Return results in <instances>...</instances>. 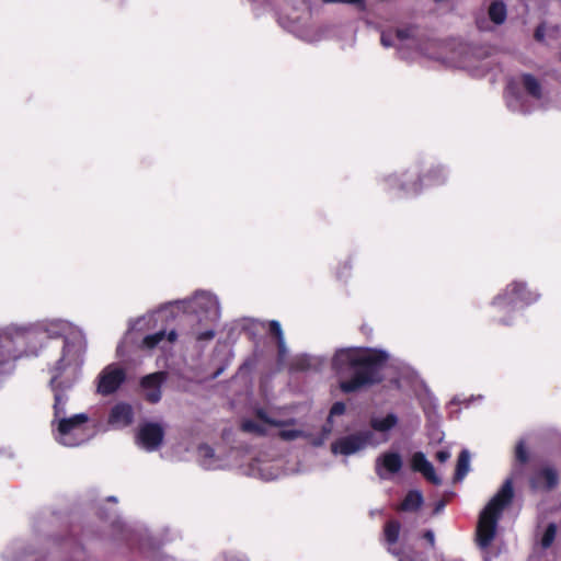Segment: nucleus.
Listing matches in <instances>:
<instances>
[{"label":"nucleus","mask_w":561,"mask_h":561,"mask_svg":"<svg viewBox=\"0 0 561 561\" xmlns=\"http://www.w3.org/2000/svg\"><path fill=\"white\" fill-rule=\"evenodd\" d=\"M146 391L142 393L145 399L150 403H157L161 400V388H144Z\"/></svg>","instance_id":"c85d7f7f"},{"label":"nucleus","mask_w":561,"mask_h":561,"mask_svg":"<svg viewBox=\"0 0 561 561\" xmlns=\"http://www.w3.org/2000/svg\"><path fill=\"white\" fill-rule=\"evenodd\" d=\"M423 502L422 493L417 490H411L407 493L398 510L402 512H416L421 508Z\"/></svg>","instance_id":"aec40b11"},{"label":"nucleus","mask_w":561,"mask_h":561,"mask_svg":"<svg viewBox=\"0 0 561 561\" xmlns=\"http://www.w3.org/2000/svg\"><path fill=\"white\" fill-rule=\"evenodd\" d=\"M116 388H107V387H104V388H98V392L101 393L102 396H110Z\"/></svg>","instance_id":"a18cd8bd"},{"label":"nucleus","mask_w":561,"mask_h":561,"mask_svg":"<svg viewBox=\"0 0 561 561\" xmlns=\"http://www.w3.org/2000/svg\"><path fill=\"white\" fill-rule=\"evenodd\" d=\"M301 37L307 42L313 43L320 41L322 38V35L320 30L317 28L312 32H306L305 34L301 35Z\"/></svg>","instance_id":"f704fd0d"},{"label":"nucleus","mask_w":561,"mask_h":561,"mask_svg":"<svg viewBox=\"0 0 561 561\" xmlns=\"http://www.w3.org/2000/svg\"><path fill=\"white\" fill-rule=\"evenodd\" d=\"M516 459L520 462H526L528 459L527 450L523 442H519L515 450Z\"/></svg>","instance_id":"2f4dec72"},{"label":"nucleus","mask_w":561,"mask_h":561,"mask_svg":"<svg viewBox=\"0 0 561 561\" xmlns=\"http://www.w3.org/2000/svg\"><path fill=\"white\" fill-rule=\"evenodd\" d=\"M380 41L383 47H397L403 58H411L414 54H426L419 31L413 26L398 28L396 33L383 32Z\"/></svg>","instance_id":"423d86ee"},{"label":"nucleus","mask_w":561,"mask_h":561,"mask_svg":"<svg viewBox=\"0 0 561 561\" xmlns=\"http://www.w3.org/2000/svg\"><path fill=\"white\" fill-rule=\"evenodd\" d=\"M476 400V398L471 397L470 399L461 400L460 397H455L451 401L454 404H463L465 407H469L470 402Z\"/></svg>","instance_id":"a19ab883"},{"label":"nucleus","mask_w":561,"mask_h":561,"mask_svg":"<svg viewBox=\"0 0 561 561\" xmlns=\"http://www.w3.org/2000/svg\"><path fill=\"white\" fill-rule=\"evenodd\" d=\"M267 470H268L267 466H265L264 468L259 467L257 469L252 468L251 469V474L257 476V477H260L261 479H264V480H272V479L276 478V476L272 474Z\"/></svg>","instance_id":"7c9ffc66"},{"label":"nucleus","mask_w":561,"mask_h":561,"mask_svg":"<svg viewBox=\"0 0 561 561\" xmlns=\"http://www.w3.org/2000/svg\"><path fill=\"white\" fill-rule=\"evenodd\" d=\"M507 16L506 5L503 1H492L484 13H479L476 16V24L480 31L488 32L493 30V25H501L505 22Z\"/></svg>","instance_id":"f8f14e48"},{"label":"nucleus","mask_w":561,"mask_h":561,"mask_svg":"<svg viewBox=\"0 0 561 561\" xmlns=\"http://www.w3.org/2000/svg\"><path fill=\"white\" fill-rule=\"evenodd\" d=\"M423 537L428 541V543L434 547L435 546V535L433 530H426Z\"/></svg>","instance_id":"37998d69"},{"label":"nucleus","mask_w":561,"mask_h":561,"mask_svg":"<svg viewBox=\"0 0 561 561\" xmlns=\"http://www.w3.org/2000/svg\"><path fill=\"white\" fill-rule=\"evenodd\" d=\"M558 476L557 472L550 468H543L536 472L530 479V486L533 490H550L557 485Z\"/></svg>","instance_id":"6ab92c4d"},{"label":"nucleus","mask_w":561,"mask_h":561,"mask_svg":"<svg viewBox=\"0 0 561 561\" xmlns=\"http://www.w3.org/2000/svg\"><path fill=\"white\" fill-rule=\"evenodd\" d=\"M444 506H445V503L443 501L438 502L436 504V507H435L434 512L435 513H439L444 508Z\"/></svg>","instance_id":"de8ad7c7"},{"label":"nucleus","mask_w":561,"mask_h":561,"mask_svg":"<svg viewBox=\"0 0 561 561\" xmlns=\"http://www.w3.org/2000/svg\"><path fill=\"white\" fill-rule=\"evenodd\" d=\"M398 423V417L393 413H389L386 416L374 415L370 417V426L380 433H387L393 428Z\"/></svg>","instance_id":"412c9836"},{"label":"nucleus","mask_w":561,"mask_h":561,"mask_svg":"<svg viewBox=\"0 0 561 561\" xmlns=\"http://www.w3.org/2000/svg\"><path fill=\"white\" fill-rule=\"evenodd\" d=\"M514 496L513 479L507 478L497 493L490 500L480 513L477 539L481 548H488L495 537L497 522L503 510L511 503Z\"/></svg>","instance_id":"20e7f679"},{"label":"nucleus","mask_w":561,"mask_h":561,"mask_svg":"<svg viewBox=\"0 0 561 561\" xmlns=\"http://www.w3.org/2000/svg\"><path fill=\"white\" fill-rule=\"evenodd\" d=\"M277 347H278V360L279 363H284L288 353L285 339H279L277 341Z\"/></svg>","instance_id":"72a5a7b5"},{"label":"nucleus","mask_w":561,"mask_h":561,"mask_svg":"<svg viewBox=\"0 0 561 561\" xmlns=\"http://www.w3.org/2000/svg\"><path fill=\"white\" fill-rule=\"evenodd\" d=\"M325 363L327 359L322 356L299 354L290 359L288 367L291 371H318Z\"/></svg>","instance_id":"4468645a"},{"label":"nucleus","mask_w":561,"mask_h":561,"mask_svg":"<svg viewBox=\"0 0 561 561\" xmlns=\"http://www.w3.org/2000/svg\"><path fill=\"white\" fill-rule=\"evenodd\" d=\"M288 422L282 421L274 411L263 408L254 409V417H243L240 422V431L253 436H265L272 426H286Z\"/></svg>","instance_id":"6e6552de"},{"label":"nucleus","mask_w":561,"mask_h":561,"mask_svg":"<svg viewBox=\"0 0 561 561\" xmlns=\"http://www.w3.org/2000/svg\"><path fill=\"white\" fill-rule=\"evenodd\" d=\"M68 401V396L65 392L64 388H60L59 391L55 393V404H54V421L59 420L62 416H66V403Z\"/></svg>","instance_id":"393cba45"},{"label":"nucleus","mask_w":561,"mask_h":561,"mask_svg":"<svg viewBox=\"0 0 561 561\" xmlns=\"http://www.w3.org/2000/svg\"><path fill=\"white\" fill-rule=\"evenodd\" d=\"M519 84L536 100H541L542 89L539 81L531 75H523L518 81L511 80L508 82L505 95L507 106L512 111L527 113L529 107L525 105L524 98L517 91Z\"/></svg>","instance_id":"0eeeda50"},{"label":"nucleus","mask_w":561,"mask_h":561,"mask_svg":"<svg viewBox=\"0 0 561 561\" xmlns=\"http://www.w3.org/2000/svg\"><path fill=\"white\" fill-rule=\"evenodd\" d=\"M127 380L125 368L121 364L112 363L100 373L98 386H122Z\"/></svg>","instance_id":"dca6fc26"},{"label":"nucleus","mask_w":561,"mask_h":561,"mask_svg":"<svg viewBox=\"0 0 561 561\" xmlns=\"http://www.w3.org/2000/svg\"><path fill=\"white\" fill-rule=\"evenodd\" d=\"M411 466L414 471L421 472L424 478L433 484L438 485L442 483V480L436 474L433 465L426 459L423 453L417 451L412 456Z\"/></svg>","instance_id":"a211bd4d"},{"label":"nucleus","mask_w":561,"mask_h":561,"mask_svg":"<svg viewBox=\"0 0 561 561\" xmlns=\"http://www.w3.org/2000/svg\"><path fill=\"white\" fill-rule=\"evenodd\" d=\"M344 390H354L355 388H351V387H347V388H343Z\"/></svg>","instance_id":"603ef678"},{"label":"nucleus","mask_w":561,"mask_h":561,"mask_svg":"<svg viewBox=\"0 0 561 561\" xmlns=\"http://www.w3.org/2000/svg\"><path fill=\"white\" fill-rule=\"evenodd\" d=\"M398 382H409L411 386H421L423 382L420 376L409 367L405 368V378L402 380H398Z\"/></svg>","instance_id":"c756f323"},{"label":"nucleus","mask_w":561,"mask_h":561,"mask_svg":"<svg viewBox=\"0 0 561 561\" xmlns=\"http://www.w3.org/2000/svg\"><path fill=\"white\" fill-rule=\"evenodd\" d=\"M117 352L121 353L122 352V345H118L117 346Z\"/></svg>","instance_id":"3c124183"},{"label":"nucleus","mask_w":561,"mask_h":561,"mask_svg":"<svg viewBox=\"0 0 561 561\" xmlns=\"http://www.w3.org/2000/svg\"><path fill=\"white\" fill-rule=\"evenodd\" d=\"M89 417L85 413L72 416H62L51 422L53 434L56 442L67 447H76L92 437V431L88 426Z\"/></svg>","instance_id":"39448f33"},{"label":"nucleus","mask_w":561,"mask_h":561,"mask_svg":"<svg viewBox=\"0 0 561 561\" xmlns=\"http://www.w3.org/2000/svg\"><path fill=\"white\" fill-rule=\"evenodd\" d=\"M388 551H389L391 554H393L394 557H397L399 561H415V560L413 559V557H411L410 554L404 553V552H403L402 550H400V549L389 547V548H388Z\"/></svg>","instance_id":"473e14b6"},{"label":"nucleus","mask_w":561,"mask_h":561,"mask_svg":"<svg viewBox=\"0 0 561 561\" xmlns=\"http://www.w3.org/2000/svg\"><path fill=\"white\" fill-rule=\"evenodd\" d=\"M325 3H360L363 0H322Z\"/></svg>","instance_id":"c03bdc74"},{"label":"nucleus","mask_w":561,"mask_h":561,"mask_svg":"<svg viewBox=\"0 0 561 561\" xmlns=\"http://www.w3.org/2000/svg\"><path fill=\"white\" fill-rule=\"evenodd\" d=\"M345 412V404L343 402H335L330 411L329 420L335 415H342Z\"/></svg>","instance_id":"e433bc0d"},{"label":"nucleus","mask_w":561,"mask_h":561,"mask_svg":"<svg viewBox=\"0 0 561 561\" xmlns=\"http://www.w3.org/2000/svg\"><path fill=\"white\" fill-rule=\"evenodd\" d=\"M402 188L405 190L408 193H413V194H416L420 192V187L416 184L410 185L405 182L402 184Z\"/></svg>","instance_id":"ea45409f"},{"label":"nucleus","mask_w":561,"mask_h":561,"mask_svg":"<svg viewBox=\"0 0 561 561\" xmlns=\"http://www.w3.org/2000/svg\"><path fill=\"white\" fill-rule=\"evenodd\" d=\"M330 433H331V426H328V427H327V426H324V427H323V435H322V437H321V438H319L318 440H313L312 443H313L314 445H321V444L324 442V439L328 437V435H329Z\"/></svg>","instance_id":"79ce46f5"},{"label":"nucleus","mask_w":561,"mask_h":561,"mask_svg":"<svg viewBox=\"0 0 561 561\" xmlns=\"http://www.w3.org/2000/svg\"><path fill=\"white\" fill-rule=\"evenodd\" d=\"M270 331L276 336L277 341L284 339L283 330L278 321L272 320L270 322Z\"/></svg>","instance_id":"c9c22d12"},{"label":"nucleus","mask_w":561,"mask_h":561,"mask_svg":"<svg viewBox=\"0 0 561 561\" xmlns=\"http://www.w3.org/2000/svg\"><path fill=\"white\" fill-rule=\"evenodd\" d=\"M400 523L398 520H390L385 525L383 536L389 545L397 542L400 534Z\"/></svg>","instance_id":"bb28decb"},{"label":"nucleus","mask_w":561,"mask_h":561,"mask_svg":"<svg viewBox=\"0 0 561 561\" xmlns=\"http://www.w3.org/2000/svg\"><path fill=\"white\" fill-rule=\"evenodd\" d=\"M373 438L374 434L369 431L358 432L341 437L332 444V453L345 456L355 454L367 445H376V443L373 442Z\"/></svg>","instance_id":"9b49d317"},{"label":"nucleus","mask_w":561,"mask_h":561,"mask_svg":"<svg viewBox=\"0 0 561 561\" xmlns=\"http://www.w3.org/2000/svg\"><path fill=\"white\" fill-rule=\"evenodd\" d=\"M545 35H546V26H545V24H540L535 31V38L537 41H542L545 38Z\"/></svg>","instance_id":"4c0bfd02"},{"label":"nucleus","mask_w":561,"mask_h":561,"mask_svg":"<svg viewBox=\"0 0 561 561\" xmlns=\"http://www.w3.org/2000/svg\"><path fill=\"white\" fill-rule=\"evenodd\" d=\"M403 467L402 456L398 451H386L375 460V472L381 480H389L393 474L401 471Z\"/></svg>","instance_id":"ddd939ff"},{"label":"nucleus","mask_w":561,"mask_h":561,"mask_svg":"<svg viewBox=\"0 0 561 561\" xmlns=\"http://www.w3.org/2000/svg\"><path fill=\"white\" fill-rule=\"evenodd\" d=\"M176 332L174 330H171L168 335L164 331H159L154 334L147 335L142 340V346L146 348H153L154 346L159 345L160 343L167 341L169 344L173 343L176 340Z\"/></svg>","instance_id":"4be33fe9"},{"label":"nucleus","mask_w":561,"mask_h":561,"mask_svg":"<svg viewBox=\"0 0 561 561\" xmlns=\"http://www.w3.org/2000/svg\"><path fill=\"white\" fill-rule=\"evenodd\" d=\"M221 373V369H217L214 374H213V378L217 377L219 374Z\"/></svg>","instance_id":"09e8293b"},{"label":"nucleus","mask_w":561,"mask_h":561,"mask_svg":"<svg viewBox=\"0 0 561 561\" xmlns=\"http://www.w3.org/2000/svg\"><path fill=\"white\" fill-rule=\"evenodd\" d=\"M65 336L61 356L49 368L51 386H71L80 380L85 342L79 331L62 320L31 327L15 324L0 329V377L14 371L16 362L36 355L45 337Z\"/></svg>","instance_id":"f257e3e1"},{"label":"nucleus","mask_w":561,"mask_h":561,"mask_svg":"<svg viewBox=\"0 0 561 561\" xmlns=\"http://www.w3.org/2000/svg\"><path fill=\"white\" fill-rule=\"evenodd\" d=\"M134 422V411L130 404L119 402L115 404L108 415V424L116 430L125 428Z\"/></svg>","instance_id":"2eb2a0df"},{"label":"nucleus","mask_w":561,"mask_h":561,"mask_svg":"<svg viewBox=\"0 0 561 561\" xmlns=\"http://www.w3.org/2000/svg\"><path fill=\"white\" fill-rule=\"evenodd\" d=\"M538 298L539 295L527 290L524 283L514 282L505 288L503 294L494 299L493 305L503 310H512L518 304L529 305Z\"/></svg>","instance_id":"1a4fd4ad"},{"label":"nucleus","mask_w":561,"mask_h":561,"mask_svg":"<svg viewBox=\"0 0 561 561\" xmlns=\"http://www.w3.org/2000/svg\"><path fill=\"white\" fill-rule=\"evenodd\" d=\"M108 500L116 502V499L114 496L108 497Z\"/></svg>","instance_id":"864d4df0"},{"label":"nucleus","mask_w":561,"mask_h":561,"mask_svg":"<svg viewBox=\"0 0 561 561\" xmlns=\"http://www.w3.org/2000/svg\"><path fill=\"white\" fill-rule=\"evenodd\" d=\"M447 0H435L437 3L446 2Z\"/></svg>","instance_id":"8fccbe9b"},{"label":"nucleus","mask_w":561,"mask_h":561,"mask_svg":"<svg viewBox=\"0 0 561 561\" xmlns=\"http://www.w3.org/2000/svg\"><path fill=\"white\" fill-rule=\"evenodd\" d=\"M443 181L438 180V179H434L432 176H427V185H435V184H439L442 183Z\"/></svg>","instance_id":"49530a36"},{"label":"nucleus","mask_w":561,"mask_h":561,"mask_svg":"<svg viewBox=\"0 0 561 561\" xmlns=\"http://www.w3.org/2000/svg\"><path fill=\"white\" fill-rule=\"evenodd\" d=\"M450 458V453L448 450H439L436 454V459L439 462H445Z\"/></svg>","instance_id":"58836bf2"},{"label":"nucleus","mask_w":561,"mask_h":561,"mask_svg":"<svg viewBox=\"0 0 561 561\" xmlns=\"http://www.w3.org/2000/svg\"><path fill=\"white\" fill-rule=\"evenodd\" d=\"M391 356L383 350L344 347L332 357V369L342 378L339 386H373L382 380V373Z\"/></svg>","instance_id":"f03ea898"},{"label":"nucleus","mask_w":561,"mask_h":561,"mask_svg":"<svg viewBox=\"0 0 561 561\" xmlns=\"http://www.w3.org/2000/svg\"><path fill=\"white\" fill-rule=\"evenodd\" d=\"M174 308L194 313L199 322H204L208 327L204 331H194L198 341H209L215 336L214 327L220 318V305L215 295L205 290H198L190 299L162 307L152 317L163 318L168 313H173Z\"/></svg>","instance_id":"7ed1b4c3"},{"label":"nucleus","mask_w":561,"mask_h":561,"mask_svg":"<svg viewBox=\"0 0 561 561\" xmlns=\"http://www.w3.org/2000/svg\"><path fill=\"white\" fill-rule=\"evenodd\" d=\"M197 459L199 465L206 470L224 469L228 466L227 460L217 455L214 449L206 444L198 446Z\"/></svg>","instance_id":"f3484780"},{"label":"nucleus","mask_w":561,"mask_h":561,"mask_svg":"<svg viewBox=\"0 0 561 561\" xmlns=\"http://www.w3.org/2000/svg\"><path fill=\"white\" fill-rule=\"evenodd\" d=\"M470 470V454L463 449L457 460L455 480L461 481Z\"/></svg>","instance_id":"b1692460"},{"label":"nucleus","mask_w":561,"mask_h":561,"mask_svg":"<svg viewBox=\"0 0 561 561\" xmlns=\"http://www.w3.org/2000/svg\"><path fill=\"white\" fill-rule=\"evenodd\" d=\"M280 420L284 421L283 419H280ZM285 421L288 422V424L286 426H278L280 428L278 435L282 439L289 442V440H295L298 438H307L308 437V434L301 430L289 428V426L294 425L296 422L294 419H288Z\"/></svg>","instance_id":"5701e85b"},{"label":"nucleus","mask_w":561,"mask_h":561,"mask_svg":"<svg viewBox=\"0 0 561 561\" xmlns=\"http://www.w3.org/2000/svg\"><path fill=\"white\" fill-rule=\"evenodd\" d=\"M556 535H557V526H556V524L551 523L546 528L545 534L541 538L542 548H545V549L549 548L552 545V542L554 541Z\"/></svg>","instance_id":"cd10ccee"},{"label":"nucleus","mask_w":561,"mask_h":561,"mask_svg":"<svg viewBox=\"0 0 561 561\" xmlns=\"http://www.w3.org/2000/svg\"><path fill=\"white\" fill-rule=\"evenodd\" d=\"M164 437V427L160 423L145 422L136 433V444L146 451L157 450Z\"/></svg>","instance_id":"9d476101"},{"label":"nucleus","mask_w":561,"mask_h":561,"mask_svg":"<svg viewBox=\"0 0 561 561\" xmlns=\"http://www.w3.org/2000/svg\"><path fill=\"white\" fill-rule=\"evenodd\" d=\"M168 381V374L165 371H156L144 376L140 380L142 387L146 386H162Z\"/></svg>","instance_id":"a878e982"}]
</instances>
